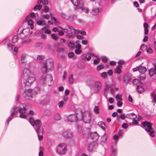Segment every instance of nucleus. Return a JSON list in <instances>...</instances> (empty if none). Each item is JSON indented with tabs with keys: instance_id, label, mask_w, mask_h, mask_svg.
I'll list each match as a JSON object with an SVG mask.
<instances>
[{
	"instance_id": "1",
	"label": "nucleus",
	"mask_w": 156,
	"mask_h": 156,
	"mask_svg": "<svg viewBox=\"0 0 156 156\" xmlns=\"http://www.w3.org/2000/svg\"><path fill=\"white\" fill-rule=\"evenodd\" d=\"M29 121L31 124L33 126L36 130L38 136V139L41 140L43 138V131L40 129L41 125V121L38 119L34 120L32 118H30Z\"/></svg>"
},
{
	"instance_id": "2",
	"label": "nucleus",
	"mask_w": 156,
	"mask_h": 156,
	"mask_svg": "<svg viewBox=\"0 0 156 156\" xmlns=\"http://www.w3.org/2000/svg\"><path fill=\"white\" fill-rule=\"evenodd\" d=\"M26 108H21L20 109L19 107H14L13 108V111L12 113L11 114V116L9 119H8V124H9V122L12 119L11 118L12 116L19 110V112L21 113L20 115V117L21 118L26 119V115L24 113L26 111Z\"/></svg>"
},
{
	"instance_id": "3",
	"label": "nucleus",
	"mask_w": 156,
	"mask_h": 156,
	"mask_svg": "<svg viewBox=\"0 0 156 156\" xmlns=\"http://www.w3.org/2000/svg\"><path fill=\"white\" fill-rule=\"evenodd\" d=\"M41 82L42 83L45 84L48 86H51L53 83L52 77L49 75L43 76L41 78Z\"/></svg>"
},
{
	"instance_id": "4",
	"label": "nucleus",
	"mask_w": 156,
	"mask_h": 156,
	"mask_svg": "<svg viewBox=\"0 0 156 156\" xmlns=\"http://www.w3.org/2000/svg\"><path fill=\"white\" fill-rule=\"evenodd\" d=\"M142 125L145 127V130L147 132H149V135L152 137L154 136V129L152 127V124L150 122L145 121L143 122Z\"/></svg>"
},
{
	"instance_id": "5",
	"label": "nucleus",
	"mask_w": 156,
	"mask_h": 156,
	"mask_svg": "<svg viewBox=\"0 0 156 156\" xmlns=\"http://www.w3.org/2000/svg\"><path fill=\"white\" fill-rule=\"evenodd\" d=\"M65 33H68L67 35L69 37H71L76 34V30L72 27L67 26L66 28H63L62 27H59Z\"/></svg>"
},
{
	"instance_id": "6",
	"label": "nucleus",
	"mask_w": 156,
	"mask_h": 156,
	"mask_svg": "<svg viewBox=\"0 0 156 156\" xmlns=\"http://www.w3.org/2000/svg\"><path fill=\"white\" fill-rule=\"evenodd\" d=\"M66 146L64 144H58L57 147L56 152L61 155L64 154L67 151Z\"/></svg>"
},
{
	"instance_id": "7",
	"label": "nucleus",
	"mask_w": 156,
	"mask_h": 156,
	"mask_svg": "<svg viewBox=\"0 0 156 156\" xmlns=\"http://www.w3.org/2000/svg\"><path fill=\"white\" fill-rule=\"evenodd\" d=\"M53 67V63L52 62H50L49 61H47L46 63H43L41 70L43 73H46L47 71L48 68L50 70Z\"/></svg>"
},
{
	"instance_id": "8",
	"label": "nucleus",
	"mask_w": 156,
	"mask_h": 156,
	"mask_svg": "<svg viewBox=\"0 0 156 156\" xmlns=\"http://www.w3.org/2000/svg\"><path fill=\"white\" fill-rule=\"evenodd\" d=\"M42 14L43 20L46 19L48 20L50 17L51 20L54 24H56L58 23V22L57 21L55 18L53 16V13L52 12H50L49 14L44 13Z\"/></svg>"
},
{
	"instance_id": "9",
	"label": "nucleus",
	"mask_w": 156,
	"mask_h": 156,
	"mask_svg": "<svg viewBox=\"0 0 156 156\" xmlns=\"http://www.w3.org/2000/svg\"><path fill=\"white\" fill-rule=\"evenodd\" d=\"M42 3L43 5H46L48 4V2L47 0H39L38 2V4H37L34 7V9L36 11L37 9H40L42 8V5H40L41 3Z\"/></svg>"
},
{
	"instance_id": "10",
	"label": "nucleus",
	"mask_w": 156,
	"mask_h": 156,
	"mask_svg": "<svg viewBox=\"0 0 156 156\" xmlns=\"http://www.w3.org/2000/svg\"><path fill=\"white\" fill-rule=\"evenodd\" d=\"M101 83L99 81H96L94 85L93 88L94 93H98L100 90L101 87Z\"/></svg>"
},
{
	"instance_id": "11",
	"label": "nucleus",
	"mask_w": 156,
	"mask_h": 156,
	"mask_svg": "<svg viewBox=\"0 0 156 156\" xmlns=\"http://www.w3.org/2000/svg\"><path fill=\"white\" fill-rule=\"evenodd\" d=\"M25 20L27 23L28 25L30 27V29L33 30L34 28V22L33 19L31 18H30V16L28 15L26 17Z\"/></svg>"
},
{
	"instance_id": "12",
	"label": "nucleus",
	"mask_w": 156,
	"mask_h": 156,
	"mask_svg": "<svg viewBox=\"0 0 156 156\" xmlns=\"http://www.w3.org/2000/svg\"><path fill=\"white\" fill-rule=\"evenodd\" d=\"M34 93L33 90L30 89H28L25 92L26 98L27 99H31Z\"/></svg>"
},
{
	"instance_id": "13",
	"label": "nucleus",
	"mask_w": 156,
	"mask_h": 156,
	"mask_svg": "<svg viewBox=\"0 0 156 156\" xmlns=\"http://www.w3.org/2000/svg\"><path fill=\"white\" fill-rule=\"evenodd\" d=\"M76 9H78V7L81 6L83 2L81 0H70Z\"/></svg>"
},
{
	"instance_id": "14",
	"label": "nucleus",
	"mask_w": 156,
	"mask_h": 156,
	"mask_svg": "<svg viewBox=\"0 0 156 156\" xmlns=\"http://www.w3.org/2000/svg\"><path fill=\"white\" fill-rule=\"evenodd\" d=\"M67 120L70 122H75L77 121V117L76 114H72L69 115L67 118Z\"/></svg>"
},
{
	"instance_id": "15",
	"label": "nucleus",
	"mask_w": 156,
	"mask_h": 156,
	"mask_svg": "<svg viewBox=\"0 0 156 156\" xmlns=\"http://www.w3.org/2000/svg\"><path fill=\"white\" fill-rule=\"evenodd\" d=\"M35 81V78L33 76H29L28 77L26 83L27 85H30L32 84Z\"/></svg>"
},
{
	"instance_id": "16",
	"label": "nucleus",
	"mask_w": 156,
	"mask_h": 156,
	"mask_svg": "<svg viewBox=\"0 0 156 156\" xmlns=\"http://www.w3.org/2000/svg\"><path fill=\"white\" fill-rule=\"evenodd\" d=\"M91 136L94 141L97 140L99 138L98 135L96 132L92 133Z\"/></svg>"
},
{
	"instance_id": "17",
	"label": "nucleus",
	"mask_w": 156,
	"mask_h": 156,
	"mask_svg": "<svg viewBox=\"0 0 156 156\" xmlns=\"http://www.w3.org/2000/svg\"><path fill=\"white\" fill-rule=\"evenodd\" d=\"M149 73L151 76L156 74V65L154 67L151 68L149 70Z\"/></svg>"
},
{
	"instance_id": "18",
	"label": "nucleus",
	"mask_w": 156,
	"mask_h": 156,
	"mask_svg": "<svg viewBox=\"0 0 156 156\" xmlns=\"http://www.w3.org/2000/svg\"><path fill=\"white\" fill-rule=\"evenodd\" d=\"M80 9L81 10L86 13H87L88 12V9L87 8L83 6V2L82 3L81 6L78 7V9Z\"/></svg>"
},
{
	"instance_id": "19",
	"label": "nucleus",
	"mask_w": 156,
	"mask_h": 156,
	"mask_svg": "<svg viewBox=\"0 0 156 156\" xmlns=\"http://www.w3.org/2000/svg\"><path fill=\"white\" fill-rule=\"evenodd\" d=\"M147 70L145 67L140 65L139 66V71L142 74L144 73Z\"/></svg>"
},
{
	"instance_id": "20",
	"label": "nucleus",
	"mask_w": 156,
	"mask_h": 156,
	"mask_svg": "<svg viewBox=\"0 0 156 156\" xmlns=\"http://www.w3.org/2000/svg\"><path fill=\"white\" fill-rule=\"evenodd\" d=\"M36 23L38 25L43 26L45 25V21L44 20L41 18L40 20L36 22Z\"/></svg>"
},
{
	"instance_id": "21",
	"label": "nucleus",
	"mask_w": 156,
	"mask_h": 156,
	"mask_svg": "<svg viewBox=\"0 0 156 156\" xmlns=\"http://www.w3.org/2000/svg\"><path fill=\"white\" fill-rule=\"evenodd\" d=\"M126 117L127 118L130 119H134L136 117V116L134 113H131L129 114H127Z\"/></svg>"
},
{
	"instance_id": "22",
	"label": "nucleus",
	"mask_w": 156,
	"mask_h": 156,
	"mask_svg": "<svg viewBox=\"0 0 156 156\" xmlns=\"http://www.w3.org/2000/svg\"><path fill=\"white\" fill-rule=\"evenodd\" d=\"M122 66L121 65H118L117 66L115 69V72L118 74H119L121 72V70L122 69Z\"/></svg>"
},
{
	"instance_id": "23",
	"label": "nucleus",
	"mask_w": 156,
	"mask_h": 156,
	"mask_svg": "<svg viewBox=\"0 0 156 156\" xmlns=\"http://www.w3.org/2000/svg\"><path fill=\"white\" fill-rule=\"evenodd\" d=\"M49 7L46 6H44V7L43 9L41 10V13L42 14H43L44 13L46 14L49 12Z\"/></svg>"
},
{
	"instance_id": "24",
	"label": "nucleus",
	"mask_w": 156,
	"mask_h": 156,
	"mask_svg": "<svg viewBox=\"0 0 156 156\" xmlns=\"http://www.w3.org/2000/svg\"><path fill=\"white\" fill-rule=\"evenodd\" d=\"M136 90L137 91L140 93H142L144 91V88L141 85L138 86Z\"/></svg>"
},
{
	"instance_id": "25",
	"label": "nucleus",
	"mask_w": 156,
	"mask_h": 156,
	"mask_svg": "<svg viewBox=\"0 0 156 156\" xmlns=\"http://www.w3.org/2000/svg\"><path fill=\"white\" fill-rule=\"evenodd\" d=\"M30 32V29L29 28H26L23 30L22 33L25 36L28 35Z\"/></svg>"
},
{
	"instance_id": "26",
	"label": "nucleus",
	"mask_w": 156,
	"mask_h": 156,
	"mask_svg": "<svg viewBox=\"0 0 156 156\" xmlns=\"http://www.w3.org/2000/svg\"><path fill=\"white\" fill-rule=\"evenodd\" d=\"M147 53L148 54H151L153 52V50L151 46L149 44L147 45V48L146 50Z\"/></svg>"
},
{
	"instance_id": "27",
	"label": "nucleus",
	"mask_w": 156,
	"mask_h": 156,
	"mask_svg": "<svg viewBox=\"0 0 156 156\" xmlns=\"http://www.w3.org/2000/svg\"><path fill=\"white\" fill-rule=\"evenodd\" d=\"M48 27V25H45L44 27H43L42 28V30H45L44 32L45 34H50L51 33V31L48 29H46Z\"/></svg>"
},
{
	"instance_id": "28",
	"label": "nucleus",
	"mask_w": 156,
	"mask_h": 156,
	"mask_svg": "<svg viewBox=\"0 0 156 156\" xmlns=\"http://www.w3.org/2000/svg\"><path fill=\"white\" fill-rule=\"evenodd\" d=\"M77 128L79 133H80L82 135H84L85 134L84 130H83L80 126H78Z\"/></svg>"
},
{
	"instance_id": "29",
	"label": "nucleus",
	"mask_w": 156,
	"mask_h": 156,
	"mask_svg": "<svg viewBox=\"0 0 156 156\" xmlns=\"http://www.w3.org/2000/svg\"><path fill=\"white\" fill-rule=\"evenodd\" d=\"M95 57L97 58V59H95L93 62V64H97L100 62V58L98 57L97 55H95Z\"/></svg>"
},
{
	"instance_id": "30",
	"label": "nucleus",
	"mask_w": 156,
	"mask_h": 156,
	"mask_svg": "<svg viewBox=\"0 0 156 156\" xmlns=\"http://www.w3.org/2000/svg\"><path fill=\"white\" fill-rule=\"evenodd\" d=\"M68 81L70 84H72L73 82V78L72 75H70L69 77Z\"/></svg>"
},
{
	"instance_id": "31",
	"label": "nucleus",
	"mask_w": 156,
	"mask_h": 156,
	"mask_svg": "<svg viewBox=\"0 0 156 156\" xmlns=\"http://www.w3.org/2000/svg\"><path fill=\"white\" fill-rule=\"evenodd\" d=\"M104 68V66L103 65L100 64L98 66H97L96 69L98 71H99L102 69Z\"/></svg>"
},
{
	"instance_id": "32",
	"label": "nucleus",
	"mask_w": 156,
	"mask_h": 156,
	"mask_svg": "<svg viewBox=\"0 0 156 156\" xmlns=\"http://www.w3.org/2000/svg\"><path fill=\"white\" fill-rule=\"evenodd\" d=\"M147 48V46L144 44H142L140 47V49L142 51H145L146 50Z\"/></svg>"
},
{
	"instance_id": "33",
	"label": "nucleus",
	"mask_w": 156,
	"mask_h": 156,
	"mask_svg": "<svg viewBox=\"0 0 156 156\" xmlns=\"http://www.w3.org/2000/svg\"><path fill=\"white\" fill-rule=\"evenodd\" d=\"M130 79V78L127 76H125L124 78L123 81L125 83H128Z\"/></svg>"
},
{
	"instance_id": "34",
	"label": "nucleus",
	"mask_w": 156,
	"mask_h": 156,
	"mask_svg": "<svg viewBox=\"0 0 156 156\" xmlns=\"http://www.w3.org/2000/svg\"><path fill=\"white\" fill-rule=\"evenodd\" d=\"M98 125L102 129H104L105 128V124L101 122H98Z\"/></svg>"
},
{
	"instance_id": "35",
	"label": "nucleus",
	"mask_w": 156,
	"mask_h": 156,
	"mask_svg": "<svg viewBox=\"0 0 156 156\" xmlns=\"http://www.w3.org/2000/svg\"><path fill=\"white\" fill-rule=\"evenodd\" d=\"M100 76L101 78L105 79L107 76V74L106 72H103L101 74Z\"/></svg>"
},
{
	"instance_id": "36",
	"label": "nucleus",
	"mask_w": 156,
	"mask_h": 156,
	"mask_svg": "<svg viewBox=\"0 0 156 156\" xmlns=\"http://www.w3.org/2000/svg\"><path fill=\"white\" fill-rule=\"evenodd\" d=\"M26 55L25 54H23L21 55V59L22 64L25 63V60L26 58Z\"/></svg>"
},
{
	"instance_id": "37",
	"label": "nucleus",
	"mask_w": 156,
	"mask_h": 156,
	"mask_svg": "<svg viewBox=\"0 0 156 156\" xmlns=\"http://www.w3.org/2000/svg\"><path fill=\"white\" fill-rule=\"evenodd\" d=\"M94 111L95 113L97 114L99 112V107L97 106H95L94 109Z\"/></svg>"
},
{
	"instance_id": "38",
	"label": "nucleus",
	"mask_w": 156,
	"mask_h": 156,
	"mask_svg": "<svg viewBox=\"0 0 156 156\" xmlns=\"http://www.w3.org/2000/svg\"><path fill=\"white\" fill-rule=\"evenodd\" d=\"M105 85H106V87H105L106 90H108L111 86L110 83L108 82L107 81L105 82Z\"/></svg>"
},
{
	"instance_id": "39",
	"label": "nucleus",
	"mask_w": 156,
	"mask_h": 156,
	"mask_svg": "<svg viewBox=\"0 0 156 156\" xmlns=\"http://www.w3.org/2000/svg\"><path fill=\"white\" fill-rule=\"evenodd\" d=\"M115 99L116 100H120L122 101V96L121 95L120 96L119 94H117L115 96Z\"/></svg>"
},
{
	"instance_id": "40",
	"label": "nucleus",
	"mask_w": 156,
	"mask_h": 156,
	"mask_svg": "<svg viewBox=\"0 0 156 156\" xmlns=\"http://www.w3.org/2000/svg\"><path fill=\"white\" fill-rule=\"evenodd\" d=\"M54 119L55 120H59L60 119V117L59 115L58 114H55L54 116Z\"/></svg>"
},
{
	"instance_id": "41",
	"label": "nucleus",
	"mask_w": 156,
	"mask_h": 156,
	"mask_svg": "<svg viewBox=\"0 0 156 156\" xmlns=\"http://www.w3.org/2000/svg\"><path fill=\"white\" fill-rule=\"evenodd\" d=\"M99 12L98 10V9H94L92 10V14L94 15H97Z\"/></svg>"
},
{
	"instance_id": "42",
	"label": "nucleus",
	"mask_w": 156,
	"mask_h": 156,
	"mask_svg": "<svg viewBox=\"0 0 156 156\" xmlns=\"http://www.w3.org/2000/svg\"><path fill=\"white\" fill-rule=\"evenodd\" d=\"M76 33L78 32V34H80L82 35H85L86 34V33L84 31L80 30V31H79L78 32H77V30H76Z\"/></svg>"
},
{
	"instance_id": "43",
	"label": "nucleus",
	"mask_w": 156,
	"mask_h": 156,
	"mask_svg": "<svg viewBox=\"0 0 156 156\" xmlns=\"http://www.w3.org/2000/svg\"><path fill=\"white\" fill-rule=\"evenodd\" d=\"M51 37L55 40H56L58 38V36L54 34H51Z\"/></svg>"
},
{
	"instance_id": "44",
	"label": "nucleus",
	"mask_w": 156,
	"mask_h": 156,
	"mask_svg": "<svg viewBox=\"0 0 156 156\" xmlns=\"http://www.w3.org/2000/svg\"><path fill=\"white\" fill-rule=\"evenodd\" d=\"M64 104L63 101H59L58 103V105L59 107H62Z\"/></svg>"
},
{
	"instance_id": "45",
	"label": "nucleus",
	"mask_w": 156,
	"mask_h": 156,
	"mask_svg": "<svg viewBox=\"0 0 156 156\" xmlns=\"http://www.w3.org/2000/svg\"><path fill=\"white\" fill-rule=\"evenodd\" d=\"M44 58V55H38L37 57V58L38 60H42Z\"/></svg>"
},
{
	"instance_id": "46",
	"label": "nucleus",
	"mask_w": 156,
	"mask_h": 156,
	"mask_svg": "<svg viewBox=\"0 0 156 156\" xmlns=\"http://www.w3.org/2000/svg\"><path fill=\"white\" fill-rule=\"evenodd\" d=\"M152 98L154 101L155 102H156V94L154 93L152 94H151Z\"/></svg>"
},
{
	"instance_id": "47",
	"label": "nucleus",
	"mask_w": 156,
	"mask_h": 156,
	"mask_svg": "<svg viewBox=\"0 0 156 156\" xmlns=\"http://www.w3.org/2000/svg\"><path fill=\"white\" fill-rule=\"evenodd\" d=\"M69 46L71 48H73L74 46V44L73 42H69L68 43Z\"/></svg>"
},
{
	"instance_id": "48",
	"label": "nucleus",
	"mask_w": 156,
	"mask_h": 156,
	"mask_svg": "<svg viewBox=\"0 0 156 156\" xmlns=\"http://www.w3.org/2000/svg\"><path fill=\"white\" fill-rule=\"evenodd\" d=\"M82 51L80 49H76L75 50V53L77 54H80L81 53Z\"/></svg>"
},
{
	"instance_id": "49",
	"label": "nucleus",
	"mask_w": 156,
	"mask_h": 156,
	"mask_svg": "<svg viewBox=\"0 0 156 156\" xmlns=\"http://www.w3.org/2000/svg\"><path fill=\"white\" fill-rule=\"evenodd\" d=\"M107 139V136L106 134H104L102 138V140L103 141H105Z\"/></svg>"
},
{
	"instance_id": "50",
	"label": "nucleus",
	"mask_w": 156,
	"mask_h": 156,
	"mask_svg": "<svg viewBox=\"0 0 156 156\" xmlns=\"http://www.w3.org/2000/svg\"><path fill=\"white\" fill-rule=\"evenodd\" d=\"M122 103L121 101H118L117 103V105L119 107L121 106L122 105Z\"/></svg>"
},
{
	"instance_id": "51",
	"label": "nucleus",
	"mask_w": 156,
	"mask_h": 156,
	"mask_svg": "<svg viewBox=\"0 0 156 156\" xmlns=\"http://www.w3.org/2000/svg\"><path fill=\"white\" fill-rule=\"evenodd\" d=\"M74 55V53L73 52H70L68 54V56L69 58H72Z\"/></svg>"
},
{
	"instance_id": "52",
	"label": "nucleus",
	"mask_w": 156,
	"mask_h": 156,
	"mask_svg": "<svg viewBox=\"0 0 156 156\" xmlns=\"http://www.w3.org/2000/svg\"><path fill=\"white\" fill-rule=\"evenodd\" d=\"M81 47V45L80 44H76L75 45V47L76 49H80Z\"/></svg>"
},
{
	"instance_id": "53",
	"label": "nucleus",
	"mask_w": 156,
	"mask_h": 156,
	"mask_svg": "<svg viewBox=\"0 0 156 156\" xmlns=\"http://www.w3.org/2000/svg\"><path fill=\"white\" fill-rule=\"evenodd\" d=\"M102 61L103 62H105L107 61V58L106 57H102L101 58Z\"/></svg>"
},
{
	"instance_id": "54",
	"label": "nucleus",
	"mask_w": 156,
	"mask_h": 156,
	"mask_svg": "<svg viewBox=\"0 0 156 156\" xmlns=\"http://www.w3.org/2000/svg\"><path fill=\"white\" fill-rule=\"evenodd\" d=\"M107 73L108 75L109 76H111L113 74V72L112 70H108V72Z\"/></svg>"
},
{
	"instance_id": "55",
	"label": "nucleus",
	"mask_w": 156,
	"mask_h": 156,
	"mask_svg": "<svg viewBox=\"0 0 156 156\" xmlns=\"http://www.w3.org/2000/svg\"><path fill=\"white\" fill-rule=\"evenodd\" d=\"M114 101V99L112 98H110L108 99V101L110 104H112Z\"/></svg>"
},
{
	"instance_id": "56",
	"label": "nucleus",
	"mask_w": 156,
	"mask_h": 156,
	"mask_svg": "<svg viewBox=\"0 0 156 156\" xmlns=\"http://www.w3.org/2000/svg\"><path fill=\"white\" fill-rule=\"evenodd\" d=\"M133 119V124L137 125L138 124V122L136 119Z\"/></svg>"
},
{
	"instance_id": "57",
	"label": "nucleus",
	"mask_w": 156,
	"mask_h": 156,
	"mask_svg": "<svg viewBox=\"0 0 156 156\" xmlns=\"http://www.w3.org/2000/svg\"><path fill=\"white\" fill-rule=\"evenodd\" d=\"M148 39V37L147 36H145L143 39V41L144 42H146L147 41Z\"/></svg>"
},
{
	"instance_id": "58",
	"label": "nucleus",
	"mask_w": 156,
	"mask_h": 156,
	"mask_svg": "<svg viewBox=\"0 0 156 156\" xmlns=\"http://www.w3.org/2000/svg\"><path fill=\"white\" fill-rule=\"evenodd\" d=\"M118 90V87H113V88H111V91L112 92L113 91H115V90L116 91V90Z\"/></svg>"
},
{
	"instance_id": "59",
	"label": "nucleus",
	"mask_w": 156,
	"mask_h": 156,
	"mask_svg": "<svg viewBox=\"0 0 156 156\" xmlns=\"http://www.w3.org/2000/svg\"><path fill=\"white\" fill-rule=\"evenodd\" d=\"M66 72H64L63 76H62V78L63 80H65L66 77Z\"/></svg>"
},
{
	"instance_id": "60",
	"label": "nucleus",
	"mask_w": 156,
	"mask_h": 156,
	"mask_svg": "<svg viewBox=\"0 0 156 156\" xmlns=\"http://www.w3.org/2000/svg\"><path fill=\"white\" fill-rule=\"evenodd\" d=\"M119 118L122 119H125V116L124 115L122 114L119 115Z\"/></svg>"
},
{
	"instance_id": "61",
	"label": "nucleus",
	"mask_w": 156,
	"mask_h": 156,
	"mask_svg": "<svg viewBox=\"0 0 156 156\" xmlns=\"http://www.w3.org/2000/svg\"><path fill=\"white\" fill-rule=\"evenodd\" d=\"M82 43L83 44H87V41L86 40H83L82 41Z\"/></svg>"
},
{
	"instance_id": "62",
	"label": "nucleus",
	"mask_w": 156,
	"mask_h": 156,
	"mask_svg": "<svg viewBox=\"0 0 156 156\" xmlns=\"http://www.w3.org/2000/svg\"><path fill=\"white\" fill-rule=\"evenodd\" d=\"M118 115V113L117 112H114L112 114V116L113 117H115Z\"/></svg>"
},
{
	"instance_id": "63",
	"label": "nucleus",
	"mask_w": 156,
	"mask_h": 156,
	"mask_svg": "<svg viewBox=\"0 0 156 156\" xmlns=\"http://www.w3.org/2000/svg\"><path fill=\"white\" fill-rule=\"evenodd\" d=\"M69 90L68 89L66 90L65 92V95H68L69 93Z\"/></svg>"
},
{
	"instance_id": "64",
	"label": "nucleus",
	"mask_w": 156,
	"mask_h": 156,
	"mask_svg": "<svg viewBox=\"0 0 156 156\" xmlns=\"http://www.w3.org/2000/svg\"><path fill=\"white\" fill-rule=\"evenodd\" d=\"M29 15L30 16V18H31V17H33L35 16V14L34 12H31Z\"/></svg>"
}]
</instances>
